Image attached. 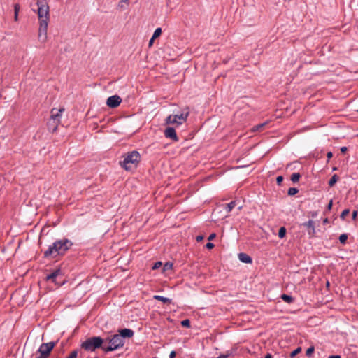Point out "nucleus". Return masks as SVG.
<instances>
[{
  "label": "nucleus",
  "instance_id": "nucleus-28",
  "mask_svg": "<svg viewBox=\"0 0 358 358\" xmlns=\"http://www.w3.org/2000/svg\"><path fill=\"white\" fill-rule=\"evenodd\" d=\"M350 210L349 209H345L341 214V218L344 220L345 217L349 214Z\"/></svg>",
  "mask_w": 358,
  "mask_h": 358
},
{
  "label": "nucleus",
  "instance_id": "nucleus-2",
  "mask_svg": "<svg viewBox=\"0 0 358 358\" xmlns=\"http://www.w3.org/2000/svg\"><path fill=\"white\" fill-rule=\"evenodd\" d=\"M140 159V154L137 151H132L124 157V159L120 162V165L126 171H132L137 167Z\"/></svg>",
  "mask_w": 358,
  "mask_h": 358
},
{
  "label": "nucleus",
  "instance_id": "nucleus-21",
  "mask_svg": "<svg viewBox=\"0 0 358 358\" xmlns=\"http://www.w3.org/2000/svg\"><path fill=\"white\" fill-rule=\"evenodd\" d=\"M162 34V29L161 28H157L155 31H154V34L152 35V40H155V38H158Z\"/></svg>",
  "mask_w": 358,
  "mask_h": 358
},
{
  "label": "nucleus",
  "instance_id": "nucleus-33",
  "mask_svg": "<svg viewBox=\"0 0 358 358\" xmlns=\"http://www.w3.org/2000/svg\"><path fill=\"white\" fill-rule=\"evenodd\" d=\"M20 6L18 3L14 5V13H19Z\"/></svg>",
  "mask_w": 358,
  "mask_h": 358
},
{
  "label": "nucleus",
  "instance_id": "nucleus-23",
  "mask_svg": "<svg viewBox=\"0 0 358 358\" xmlns=\"http://www.w3.org/2000/svg\"><path fill=\"white\" fill-rule=\"evenodd\" d=\"M299 190L295 187H291L288 189V195L294 196L297 194Z\"/></svg>",
  "mask_w": 358,
  "mask_h": 358
},
{
  "label": "nucleus",
  "instance_id": "nucleus-35",
  "mask_svg": "<svg viewBox=\"0 0 358 358\" xmlns=\"http://www.w3.org/2000/svg\"><path fill=\"white\" fill-rule=\"evenodd\" d=\"M357 210H354L352 212V218L353 220H355L356 218H357Z\"/></svg>",
  "mask_w": 358,
  "mask_h": 358
},
{
  "label": "nucleus",
  "instance_id": "nucleus-20",
  "mask_svg": "<svg viewBox=\"0 0 358 358\" xmlns=\"http://www.w3.org/2000/svg\"><path fill=\"white\" fill-rule=\"evenodd\" d=\"M286 235V229L285 227H282L280 228L279 231H278V236L279 238H282L285 236Z\"/></svg>",
  "mask_w": 358,
  "mask_h": 358
},
{
  "label": "nucleus",
  "instance_id": "nucleus-42",
  "mask_svg": "<svg viewBox=\"0 0 358 358\" xmlns=\"http://www.w3.org/2000/svg\"><path fill=\"white\" fill-rule=\"evenodd\" d=\"M14 20H15V21L18 20V13H14Z\"/></svg>",
  "mask_w": 358,
  "mask_h": 358
},
{
  "label": "nucleus",
  "instance_id": "nucleus-46",
  "mask_svg": "<svg viewBox=\"0 0 358 358\" xmlns=\"http://www.w3.org/2000/svg\"><path fill=\"white\" fill-rule=\"evenodd\" d=\"M202 239H203V236H198L196 237V240H197L198 241H201Z\"/></svg>",
  "mask_w": 358,
  "mask_h": 358
},
{
  "label": "nucleus",
  "instance_id": "nucleus-38",
  "mask_svg": "<svg viewBox=\"0 0 358 358\" xmlns=\"http://www.w3.org/2000/svg\"><path fill=\"white\" fill-rule=\"evenodd\" d=\"M176 352L175 351H171L170 355H169V358H175L176 357Z\"/></svg>",
  "mask_w": 358,
  "mask_h": 358
},
{
  "label": "nucleus",
  "instance_id": "nucleus-10",
  "mask_svg": "<svg viewBox=\"0 0 358 358\" xmlns=\"http://www.w3.org/2000/svg\"><path fill=\"white\" fill-rule=\"evenodd\" d=\"M122 101V99L117 96L114 95L108 97L106 101V104L108 107L114 108L117 107Z\"/></svg>",
  "mask_w": 358,
  "mask_h": 358
},
{
  "label": "nucleus",
  "instance_id": "nucleus-3",
  "mask_svg": "<svg viewBox=\"0 0 358 358\" xmlns=\"http://www.w3.org/2000/svg\"><path fill=\"white\" fill-rule=\"evenodd\" d=\"M104 340V343L108 342L109 343L108 345H103L102 347V350L105 352H111L116 350L122 347H123L124 342V340L121 338V336L117 334H114L110 337H107Z\"/></svg>",
  "mask_w": 358,
  "mask_h": 358
},
{
  "label": "nucleus",
  "instance_id": "nucleus-11",
  "mask_svg": "<svg viewBox=\"0 0 358 358\" xmlns=\"http://www.w3.org/2000/svg\"><path fill=\"white\" fill-rule=\"evenodd\" d=\"M302 225L307 228V231L309 237H313L315 235V229L314 222L309 220L307 222L302 224Z\"/></svg>",
  "mask_w": 358,
  "mask_h": 358
},
{
  "label": "nucleus",
  "instance_id": "nucleus-43",
  "mask_svg": "<svg viewBox=\"0 0 358 358\" xmlns=\"http://www.w3.org/2000/svg\"><path fill=\"white\" fill-rule=\"evenodd\" d=\"M155 40H152V37L150 38V41H149V47H151L153 44V42H154Z\"/></svg>",
  "mask_w": 358,
  "mask_h": 358
},
{
  "label": "nucleus",
  "instance_id": "nucleus-47",
  "mask_svg": "<svg viewBox=\"0 0 358 358\" xmlns=\"http://www.w3.org/2000/svg\"><path fill=\"white\" fill-rule=\"evenodd\" d=\"M122 2L128 3L129 0H121Z\"/></svg>",
  "mask_w": 358,
  "mask_h": 358
},
{
  "label": "nucleus",
  "instance_id": "nucleus-34",
  "mask_svg": "<svg viewBox=\"0 0 358 358\" xmlns=\"http://www.w3.org/2000/svg\"><path fill=\"white\" fill-rule=\"evenodd\" d=\"M171 268H172V264H169V263H166L164 266V270L170 269Z\"/></svg>",
  "mask_w": 358,
  "mask_h": 358
},
{
  "label": "nucleus",
  "instance_id": "nucleus-9",
  "mask_svg": "<svg viewBox=\"0 0 358 358\" xmlns=\"http://www.w3.org/2000/svg\"><path fill=\"white\" fill-rule=\"evenodd\" d=\"M48 24L45 22L39 24L38 39L43 44H45L48 40Z\"/></svg>",
  "mask_w": 358,
  "mask_h": 358
},
{
  "label": "nucleus",
  "instance_id": "nucleus-1",
  "mask_svg": "<svg viewBox=\"0 0 358 358\" xmlns=\"http://www.w3.org/2000/svg\"><path fill=\"white\" fill-rule=\"evenodd\" d=\"M72 245L73 243L67 238L57 240L44 252V257L56 258L63 256Z\"/></svg>",
  "mask_w": 358,
  "mask_h": 358
},
{
  "label": "nucleus",
  "instance_id": "nucleus-16",
  "mask_svg": "<svg viewBox=\"0 0 358 358\" xmlns=\"http://www.w3.org/2000/svg\"><path fill=\"white\" fill-rule=\"evenodd\" d=\"M60 273V271L59 270H57L55 271H54L53 273H52L51 274L47 275L46 277V279L48 280H52V281H54L55 279L56 278V277Z\"/></svg>",
  "mask_w": 358,
  "mask_h": 358
},
{
  "label": "nucleus",
  "instance_id": "nucleus-41",
  "mask_svg": "<svg viewBox=\"0 0 358 358\" xmlns=\"http://www.w3.org/2000/svg\"><path fill=\"white\" fill-rule=\"evenodd\" d=\"M332 156H333V154H332V152H329L327 154V158H328L329 159H331V158L332 157Z\"/></svg>",
  "mask_w": 358,
  "mask_h": 358
},
{
  "label": "nucleus",
  "instance_id": "nucleus-19",
  "mask_svg": "<svg viewBox=\"0 0 358 358\" xmlns=\"http://www.w3.org/2000/svg\"><path fill=\"white\" fill-rule=\"evenodd\" d=\"M301 177V175L300 173H294L292 176H291V180L293 182H296L299 180V178Z\"/></svg>",
  "mask_w": 358,
  "mask_h": 358
},
{
  "label": "nucleus",
  "instance_id": "nucleus-4",
  "mask_svg": "<svg viewBox=\"0 0 358 358\" xmlns=\"http://www.w3.org/2000/svg\"><path fill=\"white\" fill-rule=\"evenodd\" d=\"M104 345V340L99 336H94L87 338L82 343L81 347L86 351L94 352L96 349L101 348Z\"/></svg>",
  "mask_w": 358,
  "mask_h": 358
},
{
  "label": "nucleus",
  "instance_id": "nucleus-14",
  "mask_svg": "<svg viewBox=\"0 0 358 358\" xmlns=\"http://www.w3.org/2000/svg\"><path fill=\"white\" fill-rule=\"evenodd\" d=\"M238 258L240 261L243 263L250 264L252 262V258L245 253H240L238 255Z\"/></svg>",
  "mask_w": 358,
  "mask_h": 358
},
{
  "label": "nucleus",
  "instance_id": "nucleus-13",
  "mask_svg": "<svg viewBox=\"0 0 358 358\" xmlns=\"http://www.w3.org/2000/svg\"><path fill=\"white\" fill-rule=\"evenodd\" d=\"M118 335L121 336V338L124 340L125 338H131L134 333L133 330L130 329H123L118 331Z\"/></svg>",
  "mask_w": 358,
  "mask_h": 358
},
{
  "label": "nucleus",
  "instance_id": "nucleus-37",
  "mask_svg": "<svg viewBox=\"0 0 358 358\" xmlns=\"http://www.w3.org/2000/svg\"><path fill=\"white\" fill-rule=\"evenodd\" d=\"M332 206H333V201H332V200H331L330 202L329 203V204L327 205V210H330L332 208Z\"/></svg>",
  "mask_w": 358,
  "mask_h": 358
},
{
  "label": "nucleus",
  "instance_id": "nucleus-7",
  "mask_svg": "<svg viewBox=\"0 0 358 358\" xmlns=\"http://www.w3.org/2000/svg\"><path fill=\"white\" fill-rule=\"evenodd\" d=\"M54 342L42 343L36 354V358H48L55 347Z\"/></svg>",
  "mask_w": 358,
  "mask_h": 358
},
{
  "label": "nucleus",
  "instance_id": "nucleus-29",
  "mask_svg": "<svg viewBox=\"0 0 358 358\" xmlns=\"http://www.w3.org/2000/svg\"><path fill=\"white\" fill-rule=\"evenodd\" d=\"M314 350H315V349H314V347H313V346L308 348L307 349V350H306V355H307L308 357H310V356L312 355V354L313 353Z\"/></svg>",
  "mask_w": 358,
  "mask_h": 358
},
{
  "label": "nucleus",
  "instance_id": "nucleus-22",
  "mask_svg": "<svg viewBox=\"0 0 358 358\" xmlns=\"http://www.w3.org/2000/svg\"><path fill=\"white\" fill-rule=\"evenodd\" d=\"M235 205H236L235 201H231L229 203H228L226 206L227 211L228 213L231 212L232 210V209L234 208Z\"/></svg>",
  "mask_w": 358,
  "mask_h": 358
},
{
  "label": "nucleus",
  "instance_id": "nucleus-12",
  "mask_svg": "<svg viewBox=\"0 0 358 358\" xmlns=\"http://www.w3.org/2000/svg\"><path fill=\"white\" fill-rule=\"evenodd\" d=\"M164 136L167 138H171L174 141H178V138L176 135L175 129L173 127H168L164 131Z\"/></svg>",
  "mask_w": 358,
  "mask_h": 358
},
{
  "label": "nucleus",
  "instance_id": "nucleus-17",
  "mask_svg": "<svg viewBox=\"0 0 358 358\" xmlns=\"http://www.w3.org/2000/svg\"><path fill=\"white\" fill-rule=\"evenodd\" d=\"M281 299L287 303H291L294 301V299L291 296L285 294L281 296Z\"/></svg>",
  "mask_w": 358,
  "mask_h": 358
},
{
  "label": "nucleus",
  "instance_id": "nucleus-45",
  "mask_svg": "<svg viewBox=\"0 0 358 358\" xmlns=\"http://www.w3.org/2000/svg\"><path fill=\"white\" fill-rule=\"evenodd\" d=\"M265 358H273V356L271 354L268 353L266 355Z\"/></svg>",
  "mask_w": 358,
  "mask_h": 358
},
{
  "label": "nucleus",
  "instance_id": "nucleus-25",
  "mask_svg": "<svg viewBox=\"0 0 358 358\" xmlns=\"http://www.w3.org/2000/svg\"><path fill=\"white\" fill-rule=\"evenodd\" d=\"M265 124H266V123L259 124L258 125H256L253 127L252 131H259L265 126Z\"/></svg>",
  "mask_w": 358,
  "mask_h": 358
},
{
  "label": "nucleus",
  "instance_id": "nucleus-48",
  "mask_svg": "<svg viewBox=\"0 0 358 358\" xmlns=\"http://www.w3.org/2000/svg\"><path fill=\"white\" fill-rule=\"evenodd\" d=\"M357 112H358V109H357Z\"/></svg>",
  "mask_w": 358,
  "mask_h": 358
},
{
  "label": "nucleus",
  "instance_id": "nucleus-18",
  "mask_svg": "<svg viewBox=\"0 0 358 358\" xmlns=\"http://www.w3.org/2000/svg\"><path fill=\"white\" fill-rule=\"evenodd\" d=\"M338 180V177L336 174H334L329 181V185L330 187L334 186Z\"/></svg>",
  "mask_w": 358,
  "mask_h": 358
},
{
  "label": "nucleus",
  "instance_id": "nucleus-39",
  "mask_svg": "<svg viewBox=\"0 0 358 358\" xmlns=\"http://www.w3.org/2000/svg\"><path fill=\"white\" fill-rule=\"evenodd\" d=\"M215 234H211L209 236H208V240L209 241H211L213 240V238H215Z\"/></svg>",
  "mask_w": 358,
  "mask_h": 358
},
{
  "label": "nucleus",
  "instance_id": "nucleus-6",
  "mask_svg": "<svg viewBox=\"0 0 358 358\" xmlns=\"http://www.w3.org/2000/svg\"><path fill=\"white\" fill-rule=\"evenodd\" d=\"M38 17L39 20V24L43 22H47L48 24L50 20V13H49V6L47 3L38 1Z\"/></svg>",
  "mask_w": 358,
  "mask_h": 358
},
{
  "label": "nucleus",
  "instance_id": "nucleus-40",
  "mask_svg": "<svg viewBox=\"0 0 358 358\" xmlns=\"http://www.w3.org/2000/svg\"><path fill=\"white\" fill-rule=\"evenodd\" d=\"M347 150H348V149H347V148H346V147H341V152L342 153H345V152L347 151Z\"/></svg>",
  "mask_w": 358,
  "mask_h": 358
},
{
  "label": "nucleus",
  "instance_id": "nucleus-26",
  "mask_svg": "<svg viewBox=\"0 0 358 358\" xmlns=\"http://www.w3.org/2000/svg\"><path fill=\"white\" fill-rule=\"evenodd\" d=\"M181 324L182 327H190V322L188 319H186V320H184L181 322Z\"/></svg>",
  "mask_w": 358,
  "mask_h": 358
},
{
  "label": "nucleus",
  "instance_id": "nucleus-31",
  "mask_svg": "<svg viewBox=\"0 0 358 358\" xmlns=\"http://www.w3.org/2000/svg\"><path fill=\"white\" fill-rule=\"evenodd\" d=\"M282 181H283V177L282 176H279L277 177L276 182L278 185H280Z\"/></svg>",
  "mask_w": 358,
  "mask_h": 358
},
{
  "label": "nucleus",
  "instance_id": "nucleus-32",
  "mask_svg": "<svg viewBox=\"0 0 358 358\" xmlns=\"http://www.w3.org/2000/svg\"><path fill=\"white\" fill-rule=\"evenodd\" d=\"M76 357H77V352L76 351H73V352H71L69 356L67 357L66 358H76Z\"/></svg>",
  "mask_w": 358,
  "mask_h": 358
},
{
  "label": "nucleus",
  "instance_id": "nucleus-30",
  "mask_svg": "<svg viewBox=\"0 0 358 358\" xmlns=\"http://www.w3.org/2000/svg\"><path fill=\"white\" fill-rule=\"evenodd\" d=\"M162 262H157L154 264L153 266H152V269L153 270H155V269H157L159 268V267H161L162 266Z\"/></svg>",
  "mask_w": 358,
  "mask_h": 358
},
{
  "label": "nucleus",
  "instance_id": "nucleus-15",
  "mask_svg": "<svg viewBox=\"0 0 358 358\" xmlns=\"http://www.w3.org/2000/svg\"><path fill=\"white\" fill-rule=\"evenodd\" d=\"M154 299L156 300L160 301L163 302L164 303H171V300L170 299L162 296H159V295L154 296Z\"/></svg>",
  "mask_w": 358,
  "mask_h": 358
},
{
  "label": "nucleus",
  "instance_id": "nucleus-44",
  "mask_svg": "<svg viewBox=\"0 0 358 358\" xmlns=\"http://www.w3.org/2000/svg\"><path fill=\"white\" fill-rule=\"evenodd\" d=\"M328 358H341L340 355H331Z\"/></svg>",
  "mask_w": 358,
  "mask_h": 358
},
{
  "label": "nucleus",
  "instance_id": "nucleus-36",
  "mask_svg": "<svg viewBox=\"0 0 358 358\" xmlns=\"http://www.w3.org/2000/svg\"><path fill=\"white\" fill-rule=\"evenodd\" d=\"M208 249H212L214 248V244L212 243H208L206 245Z\"/></svg>",
  "mask_w": 358,
  "mask_h": 358
},
{
  "label": "nucleus",
  "instance_id": "nucleus-5",
  "mask_svg": "<svg viewBox=\"0 0 358 358\" xmlns=\"http://www.w3.org/2000/svg\"><path fill=\"white\" fill-rule=\"evenodd\" d=\"M189 115V108H186L182 111L180 114L170 115L166 120L165 122L166 124H173L179 126L185 123Z\"/></svg>",
  "mask_w": 358,
  "mask_h": 358
},
{
  "label": "nucleus",
  "instance_id": "nucleus-8",
  "mask_svg": "<svg viewBox=\"0 0 358 358\" xmlns=\"http://www.w3.org/2000/svg\"><path fill=\"white\" fill-rule=\"evenodd\" d=\"M64 111V108H60L59 110H56L55 108L52 109L51 110V120L49 122V126H52V131H55L57 129L58 125L60 123V117H62V112Z\"/></svg>",
  "mask_w": 358,
  "mask_h": 358
},
{
  "label": "nucleus",
  "instance_id": "nucleus-27",
  "mask_svg": "<svg viewBox=\"0 0 358 358\" xmlns=\"http://www.w3.org/2000/svg\"><path fill=\"white\" fill-rule=\"evenodd\" d=\"M301 348H297L296 349H295L290 353V357H294L298 353H299L301 352Z\"/></svg>",
  "mask_w": 358,
  "mask_h": 358
},
{
  "label": "nucleus",
  "instance_id": "nucleus-24",
  "mask_svg": "<svg viewBox=\"0 0 358 358\" xmlns=\"http://www.w3.org/2000/svg\"><path fill=\"white\" fill-rule=\"evenodd\" d=\"M348 239V235L346 234H343L339 236V241L341 243L345 244Z\"/></svg>",
  "mask_w": 358,
  "mask_h": 358
}]
</instances>
